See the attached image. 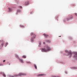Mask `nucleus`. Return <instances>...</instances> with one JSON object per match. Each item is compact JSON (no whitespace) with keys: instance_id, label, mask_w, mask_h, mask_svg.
<instances>
[{"instance_id":"f257e3e1","label":"nucleus","mask_w":77,"mask_h":77,"mask_svg":"<svg viewBox=\"0 0 77 77\" xmlns=\"http://www.w3.org/2000/svg\"><path fill=\"white\" fill-rule=\"evenodd\" d=\"M51 48L49 47L48 46H45L44 48H42V52H47V51L50 50Z\"/></svg>"},{"instance_id":"f3484780","label":"nucleus","mask_w":77,"mask_h":77,"mask_svg":"<svg viewBox=\"0 0 77 77\" xmlns=\"http://www.w3.org/2000/svg\"><path fill=\"white\" fill-rule=\"evenodd\" d=\"M51 77H60V76H57V77H56L55 76H52Z\"/></svg>"},{"instance_id":"20e7f679","label":"nucleus","mask_w":77,"mask_h":77,"mask_svg":"<svg viewBox=\"0 0 77 77\" xmlns=\"http://www.w3.org/2000/svg\"><path fill=\"white\" fill-rule=\"evenodd\" d=\"M2 44L1 45V47H2H2H3V45H5V42H3V40H0V42H2Z\"/></svg>"},{"instance_id":"a878e982","label":"nucleus","mask_w":77,"mask_h":77,"mask_svg":"<svg viewBox=\"0 0 77 77\" xmlns=\"http://www.w3.org/2000/svg\"><path fill=\"white\" fill-rule=\"evenodd\" d=\"M74 4L72 5V6H74Z\"/></svg>"},{"instance_id":"1a4fd4ad","label":"nucleus","mask_w":77,"mask_h":77,"mask_svg":"<svg viewBox=\"0 0 77 77\" xmlns=\"http://www.w3.org/2000/svg\"><path fill=\"white\" fill-rule=\"evenodd\" d=\"M43 35H44V36H45V38H47V37H48V35H45V34H43Z\"/></svg>"},{"instance_id":"412c9836","label":"nucleus","mask_w":77,"mask_h":77,"mask_svg":"<svg viewBox=\"0 0 77 77\" xmlns=\"http://www.w3.org/2000/svg\"><path fill=\"white\" fill-rule=\"evenodd\" d=\"M20 8H22V7H21V6H20Z\"/></svg>"},{"instance_id":"5701e85b","label":"nucleus","mask_w":77,"mask_h":77,"mask_svg":"<svg viewBox=\"0 0 77 77\" xmlns=\"http://www.w3.org/2000/svg\"><path fill=\"white\" fill-rule=\"evenodd\" d=\"M5 60H3V62H5Z\"/></svg>"},{"instance_id":"ddd939ff","label":"nucleus","mask_w":77,"mask_h":77,"mask_svg":"<svg viewBox=\"0 0 77 77\" xmlns=\"http://www.w3.org/2000/svg\"><path fill=\"white\" fill-rule=\"evenodd\" d=\"M19 75H24L23 73H20L19 74Z\"/></svg>"},{"instance_id":"7ed1b4c3","label":"nucleus","mask_w":77,"mask_h":77,"mask_svg":"<svg viewBox=\"0 0 77 77\" xmlns=\"http://www.w3.org/2000/svg\"><path fill=\"white\" fill-rule=\"evenodd\" d=\"M66 19L67 21H69L70 20H72V19H73V16L71 15L70 17H67Z\"/></svg>"},{"instance_id":"9b49d317","label":"nucleus","mask_w":77,"mask_h":77,"mask_svg":"<svg viewBox=\"0 0 77 77\" xmlns=\"http://www.w3.org/2000/svg\"><path fill=\"white\" fill-rule=\"evenodd\" d=\"M28 4H29V2H25V5H28Z\"/></svg>"},{"instance_id":"4be33fe9","label":"nucleus","mask_w":77,"mask_h":77,"mask_svg":"<svg viewBox=\"0 0 77 77\" xmlns=\"http://www.w3.org/2000/svg\"><path fill=\"white\" fill-rule=\"evenodd\" d=\"M75 15H76V16H77V13L75 14Z\"/></svg>"},{"instance_id":"6ab92c4d","label":"nucleus","mask_w":77,"mask_h":77,"mask_svg":"<svg viewBox=\"0 0 77 77\" xmlns=\"http://www.w3.org/2000/svg\"><path fill=\"white\" fill-rule=\"evenodd\" d=\"M41 42H39V45H41Z\"/></svg>"},{"instance_id":"b1692460","label":"nucleus","mask_w":77,"mask_h":77,"mask_svg":"<svg viewBox=\"0 0 77 77\" xmlns=\"http://www.w3.org/2000/svg\"><path fill=\"white\" fill-rule=\"evenodd\" d=\"M16 57H18V56L16 55Z\"/></svg>"},{"instance_id":"f03ea898","label":"nucleus","mask_w":77,"mask_h":77,"mask_svg":"<svg viewBox=\"0 0 77 77\" xmlns=\"http://www.w3.org/2000/svg\"><path fill=\"white\" fill-rule=\"evenodd\" d=\"M31 35L32 36V39H31V42H33V39H34V38H35V36H36V35H35V34H33V33H32L31 34Z\"/></svg>"},{"instance_id":"0eeeda50","label":"nucleus","mask_w":77,"mask_h":77,"mask_svg":"<svg viewBox=\"0 0 77 77\" xmlns=\"http://www.w3.org/2000/svg\"><path fill=\"white\" fill-rule=\"evenodd\" d=\"M75 55L74 56V57H77V52H75Z\"/></svg>"},{"instance_id":"f8f14e48","label":"nucleus","mask_w":77,"mask_h":77,"mask_svg":"<svg viewBox=\"0 0 77 77\" xmlns=\"http://www.w3.org/2000/svg\"><path fill=\"white\" fill-rule=\"evenodd\" d=\"M22 57L23 58H24V59H26V57L25 55H24L22 56Z\"/></svg>"},{"instance_id":"dca6fc26","label":"nucleus","mask_w":77,"mask_h":77,"mask_svg":"<svg viewBox=\"0 0 77 77\" xmlns=\"http://www.w3.org/2000/svg\"><path fill=\"white\" fill-rule=\"evenodd\" d=\"M34 66L35 69H37V66H36V65H34Z\"/></svg>"},{"instance_id":"c85d7f7f","label":"nucleus","mask_w":77,"mask_h":77,"mask_svg":"<svg viewBox=\"0 0 77 77\" xmlns=\"http://www.w3.org/2000/svg\"><path fill=\"white\" fill-rule=\"evenodd\" d=\"M12 77H15L14 76H12Z\"/></svg>"},{"instance_id":"6e6552de","label":"nucleus","mask_w":77,"mask_h":77,"mask_svg":"<svg viewBox=\"0 0 77 77\" xmlns=\"http://www.w3.org/2000/svg\"><path fill=\"white\" fill-rule=\"evenodd\" d=\"M45 75L44 74H39L38 75V76H44Z\"/></svg>"},{"instance_id":"a211bd4d","label":"nucleus","mask_w":77,"mask_h":77,"mask_svg":"<svg viewBox=\"0 0 77 77\" xmlns=\"http://www.w3.org/2000/svg\"><path fill=\"white\" fill-rule=\"evenodd\" d=\"M3 76H4V77H6V75H5V74H3Z\"/></svg>"},{"instance_id":"cd10ccee","label":"nucleus","mask_w":77,"mask_h":77,"mask_svg":"<svg viewBox=\"0 0 77 77\" xmlns=\"http://www.w3.org/2000/svg\"><path fill=\"white\" fill-rule=\"evenodd\" d=\"M59 37H61V36H59Z\"/></svg>"},{"instance_id":"c756f323","label":"nucleus","mask_w":77,"mask_h":77,"mask_svg":"<svg viewBox=\"0 0 77 77\" xmlns=\"http://www.w3.org/2000/svg\"><path fill=\"white\" fill-rule=\"evenodd\" d=\"M19 11H20V10H19V11H18V12H19Z\"/></svg>"},{"instance_id":"aec40b11","label":"nucleus","mask_w":77,"mask_h":77,"mask_svg":"<svg viewBox=\"0 0 77 77\" xmlns=\"http://www.w3.org/2000/svg\"><path fill=\"white\" fill-rule=\"evenodd\" d=\"M16 77H18V75H16Z\"/></svg>"},{"instance_id":"9d476101","label":"nucleus","mask_w":77,"mask_h":77,"mask_svg":"<svg viewBox=\"0 0 77 77\" xmlns=\"http://www.w3.org/2000/svg\"><path fill=\"white\" fill-rule=\"evenodd\" d=\"M19 60L20 61V62H21L22 63H23V60L22 59H19Z\"/></svg>"},{"instance_id":"bb28decb","label":"nucleus","mask_w":77,"mask_h":77,"mask_svg":"<svg viewBox=\"0 0 77 77\" xmlns=\"http://www.w3.org/2000/svg\"><path fill=\"white\" fill-rule=\"evenodd\" d=\"M65 52H67V51H65Z\"/></svg>"},{"instance_id":"39448f33","label":"nucleus","mask_w":77,"mask_h":77,"mask_svg":"<svg viewBox=\"0 0 77 77\" xmlns=\"http://www.w3.org/2000/svg\"><path fill=\"white\" fill-rule=\"evenodd\" d=\"M8 9L9 12H12V11H13V9L11 8H9Z\"/></svg>"},{"instance_id":"4468645a","label":"nucleus","mask_w":77,"mask_h":77,"mask_svg":"<svg viewBox=\"0 0 77 77\" xmlns=\"http://www.w3.org/2000/svg\"><path fill=\"white\" fill-rule=\"evenodd\" d=\"M5 44H6L5 45V46L6 47V46H7V45H8V43L6 42V43Z\"/></svg>"},{"instance_id":"423d86ee","label":"nucleus","mask_w":77,"mask_h":77,"mask_svg":"<svg viewBox=\"0 0 77 77\" xmlns=\"http://www.w3.org/2000/svg\"><path fill=\"white\" fill-rule=\"evenodd\" d=\"M68 54L70 55V57L72 55V52H71V51H69L68 53Z\"/></svg>"},{"instance_id":"2eb2a0df","label":"nucleus","mask_w":77,"mask_h":77,"mask_svg":"<svg viewBox=\"0 0 77 77\" xmlns=\"http://www.w3.org/2000/svg\"><path fill=\"white\" fill-rule=\"evenodd\" d=\"M20 26L21 27H24V26L23 25H20Z\"/></svg>"},{"instance_id":"393cba45","label":"nucleus","mask_w":77,"mask_h":77,"mask_svg":"<svg viewBox=\"0 0 77 77\" xmlns=\"http://www.w3.org/2000/svg\"><path fill=\"white\" fill-rule=\"evenodd\" d=\"M43 44H45V42H43Z\"/></svg>"}]
</instances>
